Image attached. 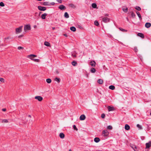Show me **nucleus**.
Segmentation results:
<instances>
[{
	"mask_svg": "<svg viewBox=\"0 0 151 151\" xmlns=\"http://www.w3.org/2000/svg\"><path fill=\"white\" fill-rule=\"evenodd\" d=\"M37 57V55L33 54H31L27 56V57L28 58H30L32 60L35 62H39V60L37 59H33V58H35Z\"/></svg>",
	"mask_w": 151,
	"mask_h": 151,
	"instance_id": "f257e3e1",
	"label": "nucleus"
},
{
	"mask_svg": "<svg viewBox=\"0 0 151 151\" xmlns=\"http://www.w3.org/2000/svg\"><path fill=\"white\" fill-rule=\"evenodd\" d=\"M22 27V26H21L19 27L16 28L15 30L16 33L17 34L21 32Z\"/></svg>",
	"mask_w": 151,
	"mask_h": 151,
	"instance_id": "f03ea898",
	"label": "nucleus"
},
{
	"mask_svg": "<svg viewBox=\"0 0 151 151\" xmlns=\"http://www.w3.org/2000/svg\"><path fill=\"white\" fill-rule=\"evenodd\" d=\"M102 134L104 136L107 137L109 135V133L107 130H104L102 131Z\"/></svg>",
	"mask_w": 151,
	"mask_h": 151,
	"instance_id": "7ed1b4c3",
	"label": "nucleus"
},
{
	"mask_svg": "<svg viewBox=\"0 0 151 151\" xmlns=\"http://www.w3.org/2000/svg\"><path fill=\"white\" fill-rule=\"evenodd\" d=\"M102 20L105 23H107L110 21V19L107 17H105L102 18Z\"/></svg>",
	"mask_w": 151,
	"mask_h": 151,
	"instance_id": "20e7f679",
	"label": "nucleus"
},
{
	"mask_svg": "<svg viewBox=\"0 0 151 151\" xmlns=\"http://www.w3.org/2000/svg\"><path fill=\"white\" fill-rule=\"evenodd\" d=\"M39 10L41 11H44L46 9V7H42L40 6H39L38 7Z\"/></svg>",
	"mask_w": 151,
	"mask_h": 151,
	"instance_id": "39448f33",
	"label": "nucleus"
},
{
	"mask_svg": "<svg viewBox=\"0 0 151 151\" xmlns=\"http://www.w3.org/2000/svg\"><path fill=\"white\" fill-rule=\"evenodd\" d=\"M146 148H149L151 146V141L146 143Z\"/></svg>",
	"mask_w": 151,
	"mask_h": 151,
	"instance_id": "423d86ee",
	"label": "nucleus"
},
{
	"mask_svg": "<svg viewBox=\"0 0 151 151\" xmlns=\"http://www.w3.org/2000/svg\"><path fill=\"white\" fill-rule=\"evenodd\" d=\"M31 29V27L30 25H26L24 27V30H29Z\"/></svg>",
	"mask_w": 151,
	"mask_h": 151,
	"instance_id": "0eeeda50",
	"label": "nucleus"
},
{
	"mask_svg": "<svg viewBox=\"0 0 151 151\" xmlns=\"http://www.w3.org/2000/svg\"><path fill=\"white\" fill-rule=\"evenodd\" d=\"M35 99L38 100V101H41L43 99L42 97L40 96H36L35 97Z\"/></svg>",
	"mask_w": 151,
	"mask_h": 151,
	"instance_id": "6e6552de",
	"label": "nucleus"
},
{
	"mask_svg": "<svg viewBox=\"0 0 151 151\" xmlns=\"http://www.w3.org/2000/svg\"><path fill=\"white\" fill-rule=\"evenodd\" d=\"M58 8L61 10H63L66 9V7L63 5H60L59 6Z\"/></svg>",
	"mask_w": 151,
	"mask_h": 151,
	"instance_id": "1a4fd4ad",
	"label": "nucleus"
},
{
	"mask_svg": "<svg viewBox=\"0 0 151 151\" xmlns=\"http://www.w3.org/2000/svg\"><path fill=\"white\" fill-rule=\"evenodd\" d=\"M96 62L94 60L91 61L90 63V64L91 65V66L93 67H94L96 65Z\"/></svg>",
	"mask_w": 151,
	"mask_h": 151,
	"instance_id": "9d476101",
	"label": "nucleus"
},
{
	"mask_svg": "<svg viewBox=\"0 0 151 151\" xmlns=\"http://www.w3.org/2000/svg\"><path fill=\"white\" fill-rule=\"evenodd\" d=\"M86 119V116L84 114L81 115L80 117V119L81 120H83Z\"/></svg>",
	"mask_w": 151,
	"mask_h": 151,
	"instance_id": "9b49d317",
	"label": "nucleus"
},
{
	"mask_svg": "<svg viewBox=\"0 0 151 151\" xmlns=\"http://www.w3.org/2000/svg\"><path fill=\"white\" fill-rule=\"evenodd\" d=\"M137 35L142 38H144V36L143 34L141 33H139L137 34Z\"/></svg>",
	"mask_w": 151,
	"mask_h": 151,
	"instance_id": "f8f14e48",
	"label": "nucleus"
},
{
	"mask_svg": "<svg viewBox=\"0 0 151 151\" xmlns=\"http://www.w3.org/2000/svg\"><path fill=\"white\" fill-rule=\"evenodd\" d=\"M47 14L46 13H45L42 14L41 16V17L42 19H45L46 16H47Z\"/></svg>",
	"mask_w": 151,
	"mask_h": 151,
	"instance_id": "ddd939ff",
	"label": "nucleus"
},
{
	"mask_svg": "<svg viewBox=\"0 0 151 151\" xmlns=\"http://www.w3.org/2000/svg\"><path fill=\"white\" fill-rule=\"evenodd\" d=\"M151 24L149 22H147L145 24V26L147 28H149L151 26Z\"/></svg>",
	"mask_w": 151,
	"mask_h": 151,
	"instance_id": "4468645a",
	"label": "nucleus"
},
{
	"mask_svg": "<svg viewBox=\"0 0 151 151\" xmlns=\"http://www.w3.org/2000/svg\"><path fill=\"white\" fill-rule=\"evenodd\" d=\"M60 137L61 139H63L65 137V135L63 133H60L59 134Z\"/></svg>",
	"mask_w": 151,
	"mask_h": 151,
	"instance_id": "2eb2a0df",
	"label": "nucleus"
},
{
	"mask_svg": "<svg viewBox=\"0 0 151 151\" xmlns=\"http://www.w3.org/2000/svg\"><path fill=\"white\" fill-rule=\"evenodd\" d=\"M69 6L74 8L75 9L76 8V6H75L74 4H69Z\"/></svg>",
	"mask_w": 151,
	"mask_h": 151,
	"instance_id": "dca6fc26",
	"label": "nucleus"
},
{
	"mask_svg": "<svg viewBox=\"0 0 151 151\" xmlns=\"http://www.w3.org/2000/svg\"><path fill=\"white\" fill-rule=\"evenodd\" d=\"M136 13H137V15H138V17H139V19L140 20H142V17H141V15L140 14V13H139V12L138 11H136Z\"/></svg>",
	"mask_w": 151,
	"mask_h": 151,
	"instance_id": "f3484780",
	"label": "nucleus"
},
{
	"mask_svg": "<svg viewBox=\"0 0 151 151\" xmlns=\"http://www.w3.org/2000/svg\"><path fill=\"white\" fill-rule=\"evenodd\" d=\"M130 127L127 124H126L125 126V129L127 130H128L130 129Z\"/></svg>",
	"mask_w": 151,
	"mask_h": 151,
	"instance_id": "a211bd4d",
	"label": "nucleus"
},
{
	"mask_svg": "<svg viewBox=\"0 0 151 151\" xmlns=\"http://www.w3.org/2000/svg\"><path fill=\"white\" fill-rule=\"evenodd\" d=\"M108 110L109 111H114V108L113 107H111L110 106H109L108 107Z\"/></svg>",
	"mask_w": 151,
	"mask_h": 151,
	"instance_id": "6ab92c4d",
	"label": "nucleus"
},
{
	"mask_svg": "<svg viewBox=\"0 0 151 151\" xmlns=\"http://www.w3.org/2000/svg\"><path fill=\"white\" fill-rule=\"evenodd\" d=\"M100 141V139L98 137H96L94 139V141L96 142H98Z\"/></svg>",
	"mask_w": 151,
	"mask_h": 151,
	"instance_id": "aec40b11",
	"label": "nucleus"
},
{
	"mask_svg": "<svg viewBox=\"0 0 151 151\" xmlns=\"http://www.w3.org/2000/svg\"><path fill=\"white\" fill-rule=\"evenodd\" d=\"M90 71L92 73H94L96 72V70L95 68H92L90 70Z\"/></svg>",
	"mask_w": 151,
	"mask_h": 151,
	"instance_id": "412c9836",
	"label": "nucleus"
},
{
	"mask_svg": "<svg viewBox=\"0 0 151 151\" xmlns=\"http://www.w3.org/2000/svg\"><path fill=\"white\" fill-rule=\"evenodd\" d=\"M70 29L73 32H75L76 31V28L74 27H70Z\"/></svg>",
	"mask_w": 151,
	"mask_h": 151,
	"instance_id": "4be33fe9",
	"label": "nucleus"
},
{
	"mask_svg": "<svg viewBox=\"0 0 151 151\" xmlns=\"http://www.w3.org/2000/svg\"><path fill=\"white\" fill-rule=\"evenodd\" d=\"M98 82L100 84H102L103 83V80L101 79H99L98 80Z\"/></svg>",
	"mask_w": 151,
	"mask_h": 151,
	"instance_id": "5701e85b",
	"label": "nucleus"
},
{
	"mask_svg": "<svg viewBox=\"0 0 151 151\" xmlns=\"http://www.w3.org/2000/svg\"><path fill=\"white\" fill-rule=\"evenodd\" d=\"M64 16L66 18H68L69 17V15L68 13L67 12H65Z\"/></svg>",
	"mask_w": 151,
	"mask_h": 151,
	"instance_id": "b1692460",
	"label": "nucleus"
},
{
	"mask_svg": "<svg viewBox=\"0 0 151 151\" xmlns=\"http://www.w3.org/2000/svg\"><path fill=\"white\" fill-rule=\"evenodd\" d=\"M109 88L110 89L114 90L115 88V87L113 85H111L109 86Z\"/></svg>",
	"mask_w": 151,
	"mask_h": 151,
	"instance_id": "393cba45",
	"label": "nucleus"
},
{
	"mask_svg": "<svg viewBox=\"0 0 151 151\" xmlns=\"http://www.w3.org/2000/svg\"><path fill=\"white\" fill-rule=\"evenodd\" d=\"M122 10L124 12H127L128 11V8L127 7H126L125 8H124L123 7H122Z\"/></svg>",
	"mask_w": 151,
	"mask_h": 151,
	"instance_id": "a878e982",
	"label": "nucleus"
},
{
	"mask_svg": "<svg viewBox=\"0 0 151 151\" xmlns=\"http://www.w3.org/2000/svg\"><path fill=\"white\" fill-rule=\"evenodd\" d=\"M91 6L93 8H96L97 7V5L95 3H93L92 4Z\"/></svg>",
	"mask_w": 151,
	"mask_h": 151,
	"instance_id": "bb28decb",
	"label": "nucleus"
},
{
	"mask_svg": "<svg viewBox=\"0 0 151 151\" xmlns=\"http://www.w3.org/2000/svg\"><path fill=\"white\" fill-rule=\"evenodd\" d=\"M131 13V16L133 18H134L135 17L136 15L133 12H130Z\"/></svg>",
	"mask_w": 151,
	"mask_h": 151,
	"instance_id": "cd10ccee",
	"label": "nucleus"
},
{
	"mask_svg": "<svg viewBox=\"0 0 151 151\" xmlns=\"http://www.w3.org/2000/svg\"><path fill=\"white\" fill-rule=\"evenodd\" d=\"M72 64L73 66H75L76 65L77 63L76 61H74L72 62Z\"/></svg>",
	"mask_w": 151,
	"mask_h": 151,
	"instance_id": "c85d7f7f",
	"label": "nucleus"
},
{
	"mask_svg": "<svg viewBox=\"0 0 151 151\" xmlns=\"http://www.w3.org/2000/svg\"><path fill=\"white\" fill-rule=\"evenodd\" d=\"M44 45L47 46H49L50 45V43L49 42H47L46 41L45 42Z\"/></svg>",
	"mask_w": 151,
	"mask_h": 151,
	"instance_id": "c756f323",
	"label": "nucleus"
},
{
	"mask_svg": "<svg viewBox=\"0 0 151 151\" xmlns=\"http://www.w3.org/2000/svg\"><path fill=\"white\" fill-rule=\"evenodd\" d=\"M135 9L138 11H140L141 10V8L139 6H136L135 7Z\"/></svg>",
	"mask_w": 151,
	"mask_h": 151,
	"instance_id": "7c9ffc66",
	"label": "nucleus"
},
{
	"mask_svg": "<svg viewBox=\"0 0 151 151\" xmlns=\"http://www.w3.org/2000/svg\"><path fill=\"white\" fill-rule=\"evenodd\" d=\"M130 146L134 150H135L134 149L137 148L134 145H130Z\"/></svg>",
	"mask_w": 151,
	"mask_h": 151,
	"instance_id": "2f4dec72",
	"label": "nucleus"
},
{
	"mask_svg": "<svg viewBox=\"0 0 151 151\" xmlns=\"http://www.w3.org/2000/svg\"><path fill=\"white\" fill-rule=\"evenodd\" d=\"M55 80L57 81L58 83H59L60 82V79L58 78H56L55 79Z\"/></svg>",
	"mask_w": 151,
	"mask_h": 151,
	"instance_id": "473e14b6",
	"label": "nucleus"
},
{
	"mask_svg": "<svg viewBox=\"0 0 151 151\" xmlns=\"http://www.w3.org/2000/svg\"><path fill=\"white\" fill-rule=\"evenodd\" d=\"M94 24L96 26H98L99 25L98 22L97 20H96L94 21Z\"/></svg>",
	"mask_w": 151,
	"mask_h": 151,
	"instance_id": "72a5a7b5",
	"label": "nucleus"
},
{
	"mask_svg": "<svg viewBox=\"0 0 151 151\" xmlns=\"http://www.w3.org/2000/svg\"><path fill=\"white\" fill-rule=\"evenodd\" d=\"M137 127L140 129H142V127L139 124H137Z\"/></svg>",
	"mask_w": 151,
	"mask_h": 151,
	"instance_id": "f704fd0d",
	"label": "nucleus"
},
{
	"mask_svg": "<svg viewBox=\"0 0 151 151\" xmlns=\"http://www.w3.org/2000/svg\"><path fill=\"white\" fill-rule=\"evenodd\" d=\"M46 81L48 83H50L51 82V80L50 78H48L46 79Z\"/></svg>",
	"mask_w": 151,
	"mask_h": 151,
	"instance_id": "c9c22d12",
	"label": "nucleus"
},
{
	"mask_svg": "<svg viewBox=\"0 0 151 151\" xmlns=\"http://www.w3.org/2000/svg\"><path fill=\"white\" fill-rule=\"evenodd\" d=\"M134 50L135 52H137L138 51V50L137 48V47H134Z\"/></svg>",
	"mask_w": 151,
	"mask_h": 151,
	"instance_id": "e433bc0d",
	"label": "nucleus"
},
{
	"mask_svg": "<svg viewBox=\"0 0 151 151\" xmlns=\"http://www.w3.org/2000/svg\"><path fill=\"white\" fill-rule=\"evenodd\" d=\"M119 29L122 32H127V30H126L125 29H123V28H119Z\"/></svg>",
	"mask_w": 151,
	"mask_h": 151,
	"instance_id": "4c0bfd02",
	"label": "nucleus"
},
{
	"mask_svg": "<svg viewBox=\"0 0 151 151\" xmlns=\"http://www.w3.org/2000/svg\"><path fill=\"white\" fill-rule=\"evenodd\" d=\"M107 129L109 130H111L112 129V126L109 125L107 127Z\"/></svg>",
	"mask_w": 151,
	"mask_h": 151,
	"instance_id": "58836bf2",
	"label": "nucleus"
},
{
	"mask_svg": "<svg viewBox=\"0 0 151 151\" xmlns=\"http://www.w3.org/2000/svg\"><path fill=\"white\" fill-rule=\"evenodd\" d=\"M8 122L7 119H4L2 120V123H7Z\"/></svg>",
	"mask_w": 151,
	"mask_h": 151,
	"instance_id": "ea45409f",
	"label": "nucleus"
},
{
	"mask_svg": "<svg viewBox=\"0 0 151 151\" xmlns=\"http://www.w3.org/2000/svg\"><path fill=\"white\" fill-rule=\"evenodd\" d=\"M73 127L74 129L76 131H77L78 130V129L76 127V126L75 125H74L73 126Z\"/></svg>",
	"mask_w": 151,
	"mask_h": 151,
	"instance_id": "a19ab883",
	"label": "nucleus"
},
{
	"mask_svg": "<svg viewBox=\"0 0 151 151\" xmlns=\"http://www.w3.org/2000/svg\"><path fill=\"white\" fill-rule=\"evenodd\" d=\"M43 5H44V6L48 5V2H43Z\"/></svg>",
	"mask_w": 151,
	"mask_h": 151,
	"instance_id": "79ce46f5",
	"label": "nucleus"
},
{
	"mask_svg": "<svg viewBox=\"0 0 151 151\" xmlns=\"http://www.w3.org/2000/svg\"><path fill=\"white\" fill-rule=\"evenodd\" d=\"M0 6L3 7L4 6V4L3 2H1L0 3Z\"/></svg>",
	"mask_w": 151,
	"mask_h": 151,
	"instance_id": "37998d69",
	"label": "nucleus"
},
{
	"mask_svg": "<svg viewBox=\"0 0 151 151\" xmlns=\"http://www.w3.org/2000/svg\"><path fill=\"white\" fill-rule=\"evenodd\" d=\"M105 114H102L101 115V117L102 118L104 119V118H105Z\"/></svg>",
	"mask_w": 151,
	"mask_h": 151,
	"instance_id": "c03bdc74",
	"label": "nucleus"
},
{
	"mask_svg": "<svg viewBox=\"0 0 151 151\" xmlns=\"http://www.w3.org/2000/svg\"><path fill=\"white\" fill-rule=\"evenodd\" d=\"M0 81L1 82H4V79L2 78H0Z\"/></svg>",
	"mask_w": 151,
	"mask_h": 151,
	"instance_id": "a18cd8bd",
	"label": "nucleus"
},
{
	"mask_svg": "<svg viewBox=\"0 0 151 151\" xmlns=\"http://www.w3.org/2000/svg\"><path fill=\"white\" fill-rule=\"evenodd\" d=\"M11 39V37H6L4 38V40H8Z\"/></svg>",
	"mask_w": 151,
	"mask_h": 151,
	"instance_id": "49530a36",
	"label": "nucleus"
},
{
	"mask_svg": "<svg viewBox=\"0 0 151 151\" xmlns=\"http://www.w3.org/2000/svg\"><path fill=\"white\" fill-rule=\"evenodd\" d=\"M23 49H24L23 47H20V46L18 47V50Z\"/></svg>",
	"mask_w": 151,
	"mask_h": 151,
	"instance_id": "de8ad7c7",
	"label": "nucleus"
},
{
	"mask_svg": "<svg viewBox=\"0 0 151 151\" xmlns=\"http://www.w3.org/2000/svg\"><path fill=\"white\" fill-rule=\"evenodd\" d=\"M57 1L58 2L60 3H62L61 0H57Z\"/></svg>",
	"mask_w": 151,
	"mask_h": 151,
	"instance_id": "09e8293b",
	"label": "nucleus"
},
{
	"mask_svg": "<svg viewBox=\"0 0 151 151\" xmlns=\"http://www.w3.org/2000/svg\"><path fill=\"white\" fill-rule=\"evenodd\" d=\"M72 55L73 57L75 58L76 57V54H73V53L72 54Z\"/></svg>",
	"mask_w": 151,
	"mask_h": 151,
	"instance_id": "8fccbe9b",
	"label": "nucleus"
},
{
	"mask_svg": "<svg viewBox=\"0 0 151 151\" xmlns=\"http://www.w3.org/2000/svg\"><path fill=\"white\" fill-rule=\"evenodd\" d=\"M55 73L57 74H58L59 73V72L58 70H56L55 71Z\"/></svg>",
	"mask_w": 151,
	"mask_h": 151,
	"instance_id": "3c124183",
	"label": "nucleus"
},
{
	"mask_svg": "<svg viewBox=\"0 0 151 151\" xmlns=\"http://www.w3.org/2000/svg\"><path fill=\"white\" fill-rule=\"evenodd\" d=\"M6 109H5V108L3 109H2V110L3 111H6Z\"/></svg>",
	"mask_w": 151,
	"mask_h": 151,
	"instance_id": "603ef678",
	"label": "nucleus"
},
{
	"mask_svg": "<svg viewBox=\"0 0 151 151\" xmlns=\"http://www.w3.org/2000/svg\"><path fill=\"white\" fill-rule=\"evenodd\" d=\"M23 36V35H19V36L18 37L19 38H20L21 37H22Z\"/></svg>",
	"mask_w": 151,
	"mask_h": 151,
	"instance_id": "864d4df0",
	"label": "nucleus"
},
{
	"mask_svg": "<svg viewBox=\"0 0 151 151\" xmlns=\"http://www.w3.org/2000/svg\"><path fill=\"white\" fill-rule=\"evenodd\" d=\"M64 35L65 36V37H67L68 36L67 34H64Z\"/></svg>",
	"mask_w": 151,
	"mask_h": 151,
	"instance_id": "5fc2aeb1",
	"label": "nucleus"
},
{
	"mask_svg": "<svg viewBox=\"0 0 151 151\" xmlns=\"http://www.w3.org/2000/svg\"><path fill=\"white\" fill-rule=\"evenodd\" d=\"M52 29L53 30H54L55 29V27H52Z\"/></svg>",
	"mask_w": 151,
	"mask_h": 151,
	"instance_id": "6e6d98bb",
	"label": "nucleus"
},
{
	"mask_svg": "<svg viewBox=\"0 0 151 151\" xmlns=\"http://www.w3.org/2000/svg\"><path fill=\"white\" fill-rule=\"evenodd\" d=\"M108 14H106L105 15V16H108Z\"/></svg>",
	"mask_w": 151,
	"mask_h": 151,
	"instance_id": "4d7b16f0",
	"label": "nucleus"
},
{
	"mask_svg": "<svg viewBox=\"0 0 151 151\" xmlns=\"http://www.w3.org/2000/svg\"><path fill=\"white\" fill-rule=\"evenodd\" d=\"M126 19H127V20L128 21H129V19H128V18H126Z\"/></svg>",
	"mask_w": 151,
	"mask_h": 151,
	"instance_id": "13d9d810",
	"label": "nucleus"
},
{
	"mask_svg": "<svg viewBox=\"0 0 151 151\" xmlns=\"http://www.w3.org/2000/svg\"><path fill=\"white\" fill-rule=\"evenodd\" d=\"M28 116H29V117H31V115H28Z\"/></svg>",
	"mask_w": 151,
	"mask_h": 151,
	"instance_id": "bf43d9fd",
	"label": "nucleus"
},
{
	"mask_svg": "<svg viewBox=\"0 0 151 151\" xmlns=\"http://www.w3.org/2000/svg\"><path fill=\"white\" fill-rule=\"evenodd\" d=\"M69 151H72V150L71 149H69Z\"/></svg>",
	"mask_w": 151,
	"mask_h": 151,
	"instance_id": "052dcab7",
	"label": "nucleus"
},
{
	"mask_svg": "<svg viewBox=\"0 0 151 151\" xmlns=\"http://www.w3.org/2000/svg\"><path fill=\"white\" fill-rule=\"evenodd\" d=\"M41 12H40V13H39V15H40V14H41Z\"/></svg>",
	"mask_w": 151,
	"mask_h": 151,
	"instance_id": "680f3d73",
	"label": "nucleus"
}]
</instances>
